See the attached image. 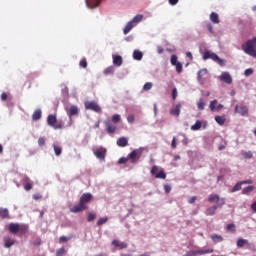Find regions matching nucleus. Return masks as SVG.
Instances as JSON below:
<instances>
[{
	"label": "nucleus",
	"instance_id": "obj_1",
	"mask_svg": "<svg viewBox=\"0 0 256 256\" xmlns=\"http://www.w3.org/2000/svg\"><path fill=\"white\" fill-rule=\"evenodd\" d=\"M93 200V195L91 193H84L79 200L77 205H74L70 208L71 213H81V211H85L87 209V205L91 203Z\"/></svg>",
	"mask_w": 256,
	"mask_h": 256
},
{
	"label": "nucleus",
	"instance_id": "obj_2",
	"mask_svg": "<svg viewBox=\"0 0 256 256\" xmlns=\"http://www.w3.org/2000/svg\"><path fill=\"white\" fill-rule=\"evenodd\" d=\"M242 49L247 55H250V57H256V37L243 44Z\"/></svg>",
	"mask_w": 256,
	"mask_h": 256
},
{
	"label": "nucleus",
	"instance_id": "obj_3",
	"mask_svg": "<svg viewBox=\"0 0 256 256\" xmlns=\"http://www.w3.org/2000/svg\"><path fill=\"white\" fill-rule=\"evenodd\" d=\"M47 124L52 127V129H61L63 124L61 122H57V116L51 114L47 117Z\"/></svg>",
	"mask_w": 256,
	"mask_h": 256
},
{
	"label": "nucleus",
	"instance_id": "obj_4",
	"mask_svg": "<svg viewBox=\"0 0 256 256\" xmlns=\"http://www.w3.org/2000/svg\"><path fill=\"white\" fill-rule=\"evenodd\" d=\"M142 153H143V148H138L133 150L130 154H128V161L130 160L131 163H137V161L141 159Z\"/></svg>",
	"mask_w": 256,
	"mask_h": 256
},
{
	"label": "nucleus",
	"instance_id": "obj_5",
	"mask_svg": "<svg viewBox=\"0 0 256 256\" xmlns=\"http://www.w3.org/2000/svg\"><path fill=\"white\" fill-rule=\"evenodd\" d=\"M208 201H209V203H217L216 206H218V207H222L223 205H225V198L219 197L218 194H211L208 197Z\"/></svg>",
	"mask_w": 256,
	"mask_h": 256
},
{
	"label": "nucleus",
	"instance_id": "obj_6",
	"mask_svg": "<svg viewBox=\"0 0 256 256\" xmlns=\"http://www.w3.org/2000/svg\"><path fill=\"white\" fill-rule=\"evenodd\" d=\"M85 109L89 111H94L95 113H101V106L97 104L95 101H86L84 103Z\"/></svg>",
	"mask_w": 256,
	"mask_h": 256
},
{
	"label": "nucleus",
	"instance_id": "obj_7",
	"mask_svg": "<svg viewBox=\"0 0 256 256\" xmlns=\"http://www.w3.org/2000/svg\"><path fill=\"white\" fill-rule=\"evenodd\" d=\"M94 155L100 161H105V156L107 155V149L99 147L94 151Z\"/></svg>",
	"mask_w": 256,
	"mask_h": 256
},
{
	"label": "nucleus",
	"instance_id": "obj_8",
	"mask_svg": "<svg viewBox=\"0 0 256 256\" xmlns=\"http://www.w3.org/2000/svg\"><path fill=\"white\" fill-rule=\"evenodd\" d=\"M105 129H106V132L108 133V135H113V133H115V131H117V126H115V124H113V122L107 120V121H105Z\"/></svg>",
	"mask_w": 256,
	"mask_h": 256
},
{
	"label": "nucleus",
	"instance_id": "obj_9",
	"mask_svg": "<svg viewBox=\"0 0 256 256\" xmlns=\"http://www.w3.org/2000/svg\"><path fill=\"white\" fill-rule=\"evenodd\" d=\"M220 81L227 83V85H231V83H233V78H231V74H229V72H223L220 75Z\"/></svg>",
	"mask_w": 256,
	"mask_h": 256
},
{
	"label": "nucleus",
	"instance_id": "obj_10",
	"mask_svg": "<svg viewBox=\"0 0 256 256\" xmlns=\"http://www.w3.org/2000/svg\"><path fill=\"white\" fill-rule=\"evenodd\" d=\"M203 59L204 61H207V59H212V61H217V59H219V55L207 50L204 52Z\"/></svg>",
	"mask_w": 256,
	"mask_h": 256
},
{
	"label": "nucleus",
	"instance_id": "obj_11",
	"mask_svg": "<svg viewBox=\"0 0 256 256\" xmlns=\"http://www.w3.org/2000/svg\"><path fill=\"white\" fill-rule=\"evenodd\" d=\"M235 113H239V115H242V117H245L249 113V109L247 106H238L235 107Z\"/></svg>",
	"mask_w": 256,
	"mask_h": 256
},
{
	"label": "nucleus",
	"instance_id": "obj_12",
	"mask_svg": "<svg viewBox=\"0 0 256 256\" xmlns=\"http://www.w3.org/2000/svg\"><path fill=\"white\" fill-rule=\"evenodd\" d=\"M208 71L206 68H202L197 73V79L200 85H203L205 83V80L203 79L204 75H207Z\"/></svg>",
	"mask_w": 256,
	"mask_h": 256
},
{
	"label": "nucleus",
	"instance_id": "obj_13",
	"mask_svg": "<svg viewBox=\"0 0 256 256\" xmlns=\"http://www.w3.org/2000/svg\"><path fill=\"white\" fill-rule=\"evenodd\" d=\"M181 114V103H178L175 105L174 108L170 110V115H173L174 117H179Z\"/></svg>",
	"mask_w": 256,
	"mask_h": 256
},
{
	"label": "nucleus",
	"instance_id": "obj_14",
	"mask_svg": "<svg viewBox=\"0 0 256 256\" xmlns=\"http://www.w3.org/2000/svg\"><path fill=\"white\" fill-rule=\"evenodd\" d=\"M112 245L115 246L117 249H127L128 244L126 242H121L119 240H113Z\"/></svg>",
	"mask_w": 256,
	"mask_h": 256
},
{
	"label": "nucleus",
	"instance_id": "obj_15",
	"mask_svg": "<svg viewBox=\"0 0 256 256\" xmlns=\"http://www.w3.org/2000/svg\"><path fill=\"white\" fill-rule=\"evenodd\" d=\"M8 230L12 235H16V233H19V224L17 223H10L8 226Z\"/></svg>",
	"mask_w": 256,
	"mask_h": 256
},
{
	"label": "nucleus",
	"instance_id": "obj_16",
	"mask_svg": "<svg viewBox=\"0 0 256 256\" xmlns=\"http://www.w3.org/2000/svg\"><path fill=\"white\" fill-rule=\"evenodd\" d=\"M113 65H116V67H121L123 65V57L119 55H113Z\"/></svg>",
	"mask_w": 256,
	"mask_h": 256
},
{
	"label": "nucleus",
	"instance_id": "obj_17",
	"mask_svg": "<svg viewBox=\"0 0 256 256\" xmlns=\"http://www.w3.org/2000/svg\"><path fill=\"white\" fill-rule=\"evenodd\" d=\"M13 245H15V240H13V238L11 237L4 238V247L6 249H9V247H13Z\"/></svg>",
	"mask_w": 256,
	"mask_h": 256
},
{
	"label": "nucleus",
	"instance_id": "obj_18",
	"mask_svg": "<svg viewBox=\"0 0 256 256\" xmlns=\"http://www.w3.org/2000/svg\"><path fill=\"white\" fill-rule=\"evenodd\" d=\"M89 9H95V7H99V3L101 0H86Z\"/></svg>",
	"mask_w": 256,
	"mask_h": 256
},
{
	"label": "nucleus",
	"instance_id": "obj_19",
	"mask_svg": "<svg viewBox=\"0 0 256 256\" xmlns=\"http://www.w3.org/2000/svg\"><path fill=\"white\" fill-rule=\"evenodd\" d=\"M217 209H219V206L214 205L212 207H209L205 210V215H207L208 217L213 216L217 212Z\"/></svg>",
	"mask_w": 256,
	"mask_h": 256
},
{
	"label": "nucleus",
	"instance_id": "obj_20",
	"mask_svg": "<svg viewBox=\"0 0 256 256\" xmlns=\"http://www.w3.org/2000/svg\"><path fill=\"white\" fill-rule=\"evenodd\" d=\"M118 147H127L129 145V140L125 137H121L117 140Z\"/></svg>",
	"mask_w": 256,
	"mask_h": 256
},
{
	"label": "nucleus",
	"instance_id": "obj_21",
	"mask_svg": "<svg viewBox=\"0 0 256 256\" xmlns=\"http://www.w3.org/2000/svg\"><path fill=\"white\" fill-rule=\"evenodd\" d=\"M27 231H29V226L27 225H20L18 226V233L20 234V237L25 235L27 233Z\"/></svg>",
	"mask_w": 256,
	"mask_h": 256
},
{
	"label": "nucleus",
	"instance_id": "obj_22",
	"mask_svg": "<svg viewBox=\"0 0 256 256\" xmlns=\"http://www.w3.org/2000/svg\"><path fill=\"white\" fill-rule=\"evenodd\" d=\"M68 115H69V117L79 115V108L75 105H72L69 109Z\"/></svg>",
	"mask_w": 256,
	"mask_h": 256
},
{
	"label": "nucleus",
	"instance_id": "obj_23",
	"mask_svg": "<svg viewBox=\"0 0 256 256\" xmlns=\"http://www.w3.org/2000/svg\"><path fill=\"white\" fill-rule=\"evenodd\" d=\"M133 27H135V24L132 21H129L123 29L124 35H127L131 31V29H133Z\"/></svg>",
	"mask_w": 256,
	"mask_h": 256
},
{
	"label": "nucleus",
	"instance_id": "obj_24",
	"mask_svg": "<svg viewBox=\"0 0 256 256\" xmlns=\"http://www.w3.org/2000/svg\"><path fill=\"white\" fill-rule=\"evenodd\" d=\"M210 21H212L214 24H219L221 21L219 20V14L212 12L210 14Z\"/></svg>",
	"mask_w": 256,
	"mask_h": 256
},
{
	"label": "nucleus",
	"instance_id": "obj_25",
	"mask_svg": "<svg viewBox=\"0 0 256 256\" xmlns=\"http://www.w3.org/2000/svg\"><path fill=\"white\" fill-rule=\"evenodd\" d=\"M133 59H135V61H141V59H143V52L139 50H134Z\"/></svg>",
	"mask_w": 256,
	"mask_h": 256
},
{
	"label": "nucleus",
	"instance_id": "obj_26",
	"mask_svg": "<svg viewBox=\"0 0 256 256\" xmlns=\"http://www.w3.org/2000/svg\"><path fill=\"white\" fill-rule=\"evenodd\" d=\"M211 240L213 241V243H222L223 241V236L219 235V234H213L211 236Z\"/></svg>",
	"mask_w": 256,
	"mask_h": 256
},
{
	"label": "nucleus",
	"instance_id": "obj_27",
	"mask_svg": "<svg viewBox=\"0 0 256 256\" xmlns=\"http://www.w3.org/2000/svg\"><path fill=\"white\" fill-rule=\"evenodd\" d=\"M205 105H207V103L205 102V100L203 98H200L197 102V107L199 111H203L205 109Z\"/></svg>",
	"mask_w": 256,
	"mask_h": 256
},
{
	"label": "nucleus",
	"instance_id": "obj_28",
	"mask_svg": "<svg viewBox=\"0 0 256 256\" xmlns=\"http://www.w3.org/2000/svg\"><path fill=\"white\" fill-rule=\"evenodd\" d=\"M0 217L7 219V217H9V210L7 208H0Z\"/></svg>",
	"mask_w": 256,
	"mask_h": 256
},
{
	"label": "nucleus",
	"instance_id": "obj_29",
	"mask_svg": "<svg viewBox=\"0 0 256 256\" xmlns=\"http://www.w3.org/2000/svg\"><path fill=\"white\" fill-rule=\"evenodd\" d=\"M141 21H143V14H138L131 20L134 25L141 23Z\"/></svg>",
	"mask_w": 256,
	"mask_h": 256
},
{
	"label": "nucleus",
	"instance_id": "obj_30",
	"mask_svg": "<svg viewBox=\"0 0 256 256\" xmlns=\"http://www.w3.org/2000/svg\"><path fill=\"white\" fill-rule=\"evenodd\" d=\"M54 153L56 157H59L63 153V148L61 146L53 145Z\"/></svg>",
	"mask_w": 256,
	"mask_h": 256
},
{
	"label": "nucleus",
	"instance_id": "obj_31",
	"mask_svg": "<svg viewBox=\"0 0 256 256\" xmlns=\"http://www.w3.org/2000/svg\"><path fill=\"white\" fill-rule=\"evenodd\" d=\"M215 121L218 125H225L226 118L225 116H215Z\"/></svg>",
	"mask_w": 256,
	"mask_h": 256
},
{
	"label": "nucleus",
	"instance_id": "obj_32",
	"mask_svg": "<svg viewBox=\"0 0 256 256\" xmlns=\"http://www.w3.org/2000/svg\"><path fill=\"white\" fill-rule=\"evenodd\" d=\"M39 119H41V110H36V111L32 114V120H33V121H39Z\"/></svg>",
	"mask_w": 256,
	"mask_h": 256
},
{
	"label": "nucleus",
	"instance_id": "obj_33",
	"mask_svg": "<svg viewBox=\"0 0 256 256\" xmlns=\"http://www.w3.org/2000/svg\"><path fill=\"white\" fill-rule=\"evenodd\" d=\"M115 73V67L109 66L104 70V75H113Z\"/></svg>",
	"mask_w": 256,
	"mask_h": 256
},
{
	"label": "nucleus",
	"instance_id": "obj_34",
	"mask_svg": "<svg viewBox=\"0 0 256 256\" xmlns=\"http://www.w3.org/2000/svg\"><path fill=\"white\" fill-rule=\"evenodd\" d=\"M249 243V240L245 239H238L237 241V247L241 249V247H244V245H247Z\"/></svg>",
	"mask_w": 256,
	"mask_h": 256
},
{
	"label": "nucleus",
	"instance_id": "obj_35",
	"mask_svg": "<svg viewBox=\"0 0 256 256\" xmlns=\"http://www.w3.org/2000/svg\"><path fill=\"white\" fill-rule=\"evenodd\" d=\"M255 189L253 186H247L242 190L243 195H249V193H252V191Z\"/></svg>",
	"mask_w": 256,
	"mask_h": 256
},
{
	"label": "nucleus",
	"instance_id": "obj_36",
	"mask_svg": "<svg viewBox=\"0 0 256 256\" xmlns=\"http://www.w3.org/2000/svg\"><path fill=\"white\" fill-rule=\"evenodd\" d=\"M156 179H167V174L165 171L160 170L159 173L156 174L155 176Z\"/></svg>",
	"mask_w": 256,
	"mask_h": 256
},
{
	"label": "nucleus",
	"instance_id": "obj_37",
	"mask_svg": "<svg viewBox=\"0 0 256 256\" xmlns=\"http://www.w3.org/2000/svg\"><path fill=\"white\" fill-rule=\"evenodd\" d=\"M201 121H196L194 125L191 126L192 131H199L201 129Z\"/></svg>",
	"mask_w": 256,
	"mask_h": 256
},
{
	"label": "nucleus",
	"instance_id": "obj_38",
	"mask_svg": "<svg viewBox=\"0 0 256 256\" xmlns=\"http://www.w3.org/2000/svg\"><path fill=\"white\" fill-rule=\"evenodd\" d=\"M215 63H218L220 67H225L227 65V61L225 59H222L218 56V59H216Z\"/></svg>",
	"mask_w": 256,
	"mask_h": 256
},
{
	"label": "nucleus",
	"instance_id": "obj_39",
	"mask_svg": "<svg viewBox=\"0 0 256 256\" xmlns=\"http://www.w3.org/2000/svg\"><path fill=\"white\" fill-rule=\"evenodd\" d=\"M226 230L228 231V233H235L236 231L235 224L233 223L228 224L226 227Z\"/></svg>",
	"mask_w": 256,
	"mask_h": 256
},
{
	"label": "nucleus",
	"instance_id": "obj_40",
	"mask_svg": "<svg viewBox=\"0 0 256 256\" xmlns=\"http://www.w3.org/2000/svg\"><path fill=\"white\" fill-rule=\"evenodd\" d=\"M210 111H216L217 109V100H212L209 104Z\"/></svg>",
	"mask_w": 256,
	"mask_h": 256
},
{
	"label": "nucleus",
	"instance_id": "obj_41",
	"mask_svg": "<svg viewBox=\"0 0 256 256\" xmlns=\"http://www.w3.org/2000/svg\"><path fill=\"white\" fill-rule=\"evenodd\" d=\"M107 221H109V218L107 217H102L97 221V225L98 227H101V225H105V223H107Z\"/></svg>",
	"mask_w": 256,
	"mask_h": 256
},
{
	"label": "nucleus",
	"instance_id": "obj_42",
	"mask_svg": "<svg viewBox=\"0 0 256 256\" xmlns=\"http://www.w3.org/2000/svg\"><path fill=\"white\" fill-rule=\"evenodd\" d=\"M151 89H153V83L147 82L144 84V86H143L144 91H151Z\"/></svg>",
	"mask_w": 256,
	"mask_h": 256
},
{
	"label": "nucleus",
	"instance_id": "obj_43",
	"mask_svg": "<svg viewBox=\"0 0 256 256\" xmlns=\"http://www.w3.org/2000/svg\"><path fill=\"white\" fill-rule=\"evenodd\" d=\"M96 217H97V215H96L95 213L90 212V213L88 214V217H87L88 223H91V221H95V218H96Z\"/></svg>",
	"mask_w": 256,
	"mask_h": 256
},
{
	"label": "nucleus",
	"instance_id": "obj_44",
	"mask_svg": "<svg viewBox=\"0 0 256 256\" xmlns=\"http://www.w3.org/2000/svg\"><path fill=\"white\" fill-rule=\"evenodd\" d=\"M174 67H176V72L181 73L183 71V64L181 62H178L177 64H174Z\"/></svg>",
	"mask_w": 256,
	"mask_h": 256
},
{
	"label": "nucleus",
	"instance_id": "obj_45",
	"mask_svg": "<svg viewBox=\"0 0 256 256\" xmlns=\"http://www.w3.org/2000/svg\"><path fill=\"white\" fill-rule=\"evenodd\" d=\"M241 185H243L242 182H238V183L232 188V193H235V192H237V191H241Z\"/></svg>",
	"mask_w": 256,
	"mask_h": 256
},
{
	"label": "nucleus",
	"instance_id": "obj_46",
	"mask_svg": "<svg viewBox=\"0 0 256 256\" xmlns=\"http://www.w3.org/2000/svg\"><path fill=\"white\" fill-rule=\"evenodd\" d=\"M159 173V167L158 166H152L151 168V175H154L156 177V175Z\"/></svg>",
	"mask_w": 256,
	"mask_h": 256
},
{
	"label": "nucleus",
	"instance_id": "obj_47",
	"mask_svg": "<svg viewBox=\"0 0 256 256\" xmlns=\"http://www.w3.org/2000/svg\"><path fill=\"white\" fill-rule=\"evenodd\" d=\"M70 239H72V237H67V236H61L59 238V243H67V241H70Z\"/></svg>",
	"mask_w": 256,
	"mask_h": 256
},
{
	"label": "nucleus",
	"instance_id": "obj_48",
	"mask_svg": "<svg viewBox=\"0 0 256 256\" xmlns=\"http://www.w3.org/2000/svg\"><path fill=\"white\" fill-rule=\"evenodd\" d=\"M242 155H243L244 159H252L253 158V153H251V151L243 152Z\"/></svg>",
	"mask_w": 256,
	"mask_h": 256
},
{
	"label": "nucleus",
	"instance_id": "obj_49",
	"mask_svg": "<svg viewBox=\"0 0 256 256\" xmlns=\"http://www.w3.org/2000/svg\"><path fill=\"white\" fill-rule=\"evenodd\" d=\"M79 66L82 67V69H87V59L83 58L80 60Z\"/></svg>",
	"mask_w": 256,
	"mask_h": 256
},
{
	"label": "nucleus",
	"instance_id": "obj_50",
	"mask_svg": "<svg viewBox=\"0 0 256 256\" xmlns=\"http://www.w3.org/2000/svg\"><path fill=\"white\" fill-rule=\"evenodd\" d=\"M65 253H67V251L65 250V248H60L56 251V256H63L65 255Z\"/></svg>",
	"mask_w": 256,
	"mask_h": 256
},
{
	"label": "nucleus",
	"instance_id": "obj_51",
	"mask_svg": "<svg viewBox=\"0 0 256 256\" xmlns=\"http://www.w3.org/2000/svg\"><path fill=\"white\" fill-rule=\"evenodd\" d=\"M112 121H113L114 123H119V121H121V116H120L119 114H114V115L112 116Z\"/></svg>",
	"mask_w": 256,
	"mask_h": 256
},
{
	"label": "nucleus",
	"instance_id": "obj_52",
	"mask_svg": "<svg viewBox=\"0 0 256 256\" xmlns=\"http://www.w3.org/2000/svg\"><path fill=\"white\" fill-rule=\"evenodd\" d=\"M127 161H129V157H121L119 160H118V163L119 165H123L125 163H127Z\"/></svg>",
	"mask_w": 256,
	"mask_h": 256
},
{
	"label": "nucleus",
	"instance_id": "obj_53",
	"mask_svg": "<svg viewBox=\"0 0 256 256\" xmlns=\"http://www.w3.org/2000/svg\"><path fill=\"white\" fill-rule=\"evenodd\" d=\"M24 189H25V191H31V189H33V183H26L25 185H24Z\"/></svg>",
	"mask_w": 256,
	"mask_h": 256
},
{
	"label": "nucleus",
	"instance_id": "obj_54",
	"mask_svg": "<svg viewBox=\"0 0 256 256\" xmlns=\"http://www.w3.org/2000/svg\"><path fill=\"white\" fill-rule=\"evenodd\" d=\"M171 65H176L177 63V55H172L170 59Z\"/></svg>",
	"mask_w": 256,
	"mask_h": 256
},
{
	"label": "nucleus",
	"instance_id": "obj_55",
	"mask_svg": "<svg viewBox=\"0 0 256 256\" xmlns=\"http://www.w3.org/2000/svg\"><path fill=\"white\" fill-rule=\"evenodd\" d=\"M244 75L246 77H249L250 75H253V69L252 68L246 69L245 72H244Z\"/></svg>",
	"mask_w": 256,
	"mask_h": 256
},
{
	"label": "nucleus",
	"instance_id": "obj_56",
	"mask_svg": "<svg viewBox=\"0 0 256 256\" xmlns=\"http://www.w3.org/2000/svg\"><path fill=\"white\" fill-rule=\"evenodd\" d=\"M38 145L39 147H43L45 145V138L43 137L38 138Z\"/></svg>",
	"mask_w": 256,
	"mask_h": 256
},
{
	"label": "nucleus",
	"instance_id": "obj_57",
	"mask_svg": "<svg viewBox=\"0 0 256 256\" xmlns=\"http://www.w3.org/2000/svg\"><path fill=\"white\" fill-rule=\"evenodd\" d=\"M32 245H34V247H39V245H41V238H37L36 240H34L32 242Z\"/></svg>",
	"mask_w": 256,
	"mask_h": 256
},
{
	"label": "nucleus",
	"instance_id": "obj_58",
	"mask_svg": "<svg viewBox=\"0 0 256 256\" xmlns=\"http://www.w3.org/2000/svg\"><path fill=\"white\" fill-rule=\"evenodd\" d=\"M172 99H173V101H175V99H177V88H173V90H172Z\"/></svg>",
	"mask_w": 256,
	"mask_h": 256
},
{
	"label": "nucleus",
	"instance_id": "obj_59",
	"mask_svg": "<svg viewBox=\"0 0 256 256\" xmlns=\"http://www.w3.org/2000/svg\"><path fill=\"white\" fill-rule=\"evenodd\" d=\"M127 121H128V123H134V122H135V116L129 115V116L127 117Z\"/></svg>",
	"mask_w": 256,
	"mask_h": 256
},
{
	"label": "nucleus",
	"instance_id": "obj_60",
	"mask_svg": "<svg viewBox=\"0 0 256 256\" xmlns=\"http://www.w3.org/2000/svg\"><path fill=\"white\" fill-rule=\"evenodd\" d=\"M43 198V196L41 195V194H34L33 195V199L35 200V201H39V199H42Z\"/></svg>",
	"mask_w": 256,
	"mask_h": 256
},
{
	"label": "nucleus",
	"instance_id": "obj_61",
	"mask_svg": "<svg viewBox=\"0 0 256 256\" xmlns=\"http://www.w3.org/2000/svg\"><path fill=\"white\" fill-rule=\"evenodd\" d=\"M164 190H165V193H171V186L164 185Z\"/></svg>",
	"mask_w": 256,
	"mask_h": 256
},
{
	"label": "nucleus",
	"instance_id": "obj_62",
	"mask_svg": "<svg viewBox=\"0 0 256 256\" xmlns=\"http://www.w3.org/2000/svg\"><path fill=\"white\" fill-rule=\"evenodd\" d=\"M207 29L210 33H213V25L211 23L207 24Z\"/></svg>",
	"mask_w": 256,
	"mask_h": 256
},
{
	"label": "nucleus",
	"instance_id": "obj_63",
	"mask_svg": "<svg viewBox=\"0 0 256 256\" xmlns=\"http://www.w3.org/2000/svg\"><path fill=\"white\" fill-rule=\"evenodd\" d=\"M1 101H7V93H2L1 94Z\"/></svg>",
	"mask_w": 256,
	"mask_h": 256
},
{
	"label": "nucleus",
	"instance_id": "obj_64",
	"mask_svg": "<svg viewBox=\"0 0 256 256\" xmlns=\"http://www.w3.org/2000/svg\"><path fill=\"white\" fill-rule=\"evenodd\" d=\"M251 209L254 213H256V201L251 204Z\"/></svg>",
	"mask_w": 256,
	"mask_h": 256
}]
</instances>
